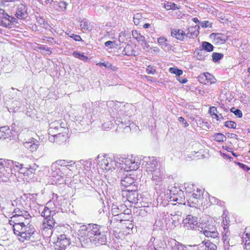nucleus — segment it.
<instances>
[{
	"label": "nucleus",
	"mask_w": 250,
	"mask_h": 250,
	"mask_svg": "<svg viewBox=\"0 0 250 250\" xmlns=\"http://www.w3.org/2000/svg\"><path fill=\"white\" fill-rule=\"evenodd\" d=\"M183 224L185 228L188 229H199L197 218L191 215H188L187 217L183 220Z\"/></svg>",
	"instance_id": "9d476101"
},
{
	"label": "nucleus",
	"mask_w": 250,
	"mask_h": 250,
	"mask_svg": "<svg viewBox=\"0 0 250 250\" xmlns=\"http://www.w3.org/2000/svg\"><path fill=\"white\" fill-rule=\"evenodd\" d=\"M0 25L2 26L5 27H10V22H8L7 23L4 22L2 20L0 21Z\"/></svg>",
	"instance_id": "338daca9"
},
{
	"label": "nucleus",
	"mask_w": 250,
	"mask_h": 250,
	"mask_svg": "<svg viewBox=\"0 0 250 250\" xmlns=\"http://www.w3.org/2000/svg\"><path fill=\"white\" fill-rule=\"evenodd\" d=\"M188 188L189 185H188L186 187V191L189 197L187 204L190 207L196 208V206L198 205L199 200L203 195V192L198 188H196V189L194 188L193 191L188 190Z\"/></svg>",
	"instance_id": "423d86ee"
},
{
	"label": "nucleus",
	"mask_w": 250,
	"mask_h": 250,
	"mask_svg": "<svg viewBox=\"0 0 250 250\" xmlns=\"http://www.w3.org/2000/svg\"><path fill=\"white\" fill-rule=\"evenodd\" d=\"M179 121L183 125H184L185 127L188 126V123L185 121L184 118L182 117H180L178 118Z\"/></svg>",
	"instance_id": "e2e57ef3"
},
{
	"label": "nucleus",
	"mask_w": 250,
	"mask_h": 250,
	"mask_svg": "<svg viewBox=\"0 0 250 250\" xmlns=\"http://www.w3.org/2000/svg\"><path fill=\"white\" fill-rule=\"evenodd\" d=\"M71 243L70 239L65 234H61L58 237V240L55 243L56 249L64 250Z\"/></svg>",
	"instance_id": "9b49d317"
},
{
	"label": "nucleus",
	"mask_w": 250,
	"mask_h": 250,
	"mask_svg": "<svg viewBox=\"0 0 250 250\" xmlns=\"http://www.w3.org/2000/svg\"><path fill=\"white\" fill-rule=\"evenodd\" d=\"M165 7L167 10H176L179 9V7L176 4L171 2H167Z\"/></svg>",
	"instance_id": "79ce46f5"
},
{
	"label": "nucleus",
	"mask_w": 250,
	"mask_h": 250,
	"mask_svg": "<svg viewBox=\"0 0 250 250\" xmlns=\"http://www.w3.org/2000/svg\"><path fill=\"white\" fill-rule=\"evenodd\" d=\"M57 163L60 165L62 167H67L68 169H70L71 167H74V165L75 164V162H73V164H69V163H71L72 161H66L64 160H60L59 161H57Z\"/></svg>",
	"instance_id": "7c9ffc66"
},
{
	"label": "nucleus",
	"mask_w": 250,
	"mask_h": 250,
	"mask_svg": "<svg viewBox=\"0 0 250 250\" xmlns=\"http://www.w3.org/2000/svg\"><path fill=\"white\" fill-rule=\"evenodd\" d=\"M174 245L172 247L171 250H196L198 248L196 246H184L176 241L174 240Z\"/></svg>",
	"instance_id": "aec40b11"
},
{
	"label": "nucleus",
	"mask_w": 250,
	"mask_h": 250,
	"mask_svg": "<svg viewBox=\"0 0 250 250\" xmlns=\"http://www.w3.org/2000/svg\"><path fill=\"white\" fill-rule=\"evenodd\" d=\"M134 184V179L130 176H126L121 180L122 186L125 188Z\"/></svg>",
	"instance_id": "393cba45"
},
{
	"label": "nucleus",
	"mask_w": 250,
	"mask_h": 250,
	"mask_svg": "<svg viewBox=\"0 0 250 250\" xmlns=\"http://www.w3.org/2000/svg\"><path fill=\"white\" fill-rule=\"evenodd\" d=\"M136 195H137L136 192V193L125 192L124 195H125L126 196L127 199L128 201H130V200H133L135 198Z\"/></svg>",
	"instance_id": "603ef678"
},
{
	"label": "nucleus",
	"mask_w": 250,
	"mask_h": 250,
	"mask_svg": "<svg viewBox=\"0 0 250 250\" xmlns=\"http://www.w3.org/2000/svg\"><path fill=\"white\" fill-rule=\"evenodd\" d=\"M111 210L113 216L116 214H120L123 213L122 209L120 208H112Z\"/></svg>",
	"instance_id": "052dcab7"
},
{
	"label": "nucleus",
	"mask_w": 250,
	"mask_h": 250,
	"mask_svg": "<svg viewBox=\"0 0 250 250\" xmlns=\"http://www.w3.org/2000/svg\"><path fill=\"white\" fill-rule=\"evenodd\" d=\"M223 56L222 53L214 52L212 54V60L214 62H218L223 57Z\"/></svg>",
	"instance_id": "4c0bfd02"
},
{
	"label": "nucleus",
	"mask_w": 250,
	"mask_h": 250,
	"mask_svg": "<svg viewBox=\"0 0 250 250\" xmlns=\"http://www.w3.org/2000/svg\"><path fill=\"white\" fill-rule=\"evenodd\" d=\"M222 34L220 33H212L210 35L211 38H213L217 42H219L221 41H225V40L221 38Z\"/></svg>",
	"instance_id": "58836bf2"
},
{
	"label": "nucleus",
	"mask_w": 250,
	"mask_h": 250,
	"mask_svg": "<svg viewBox=\"0 0 250 250\" xmlns=\"http://www.w3.org/2000/svg\"><path fill=\"white\" fill-rule=\"evenodd\" d=\"M171 36L179 41H183L186 38V33L180 29H172L171 31Z\"/></svg>",
	"instance_id": "f3484780"
},
{
	"label": "nucleus",
	"mask_w": 250,
	"mask_h": 250,
	"mask_svg": "<svg viewBox=\"0 0 250 250\" xmlns=\"http://www.w3.org/2000/svg\"><path fill=\"white\" fill-rule=\"evenodd\" d=\"M143 161L142 165L145 167L147 171L152 172L159 167L156 157H145Z\"/></svg>",
	"instance_id": "6e6552de"
},
{
	"label": "nucleus",
	"mask_w": 250,
	"mask_h": 250,
	"mask_svg": "<svg viewBox=\"0 0 250 250\" xmlns=\"http://www.w3.org/2000/svg\"><path fill=\"white\" fill-rule=\"evenodd\" d=\"M39 142L32 139L30 141L26 142L24 143V146L32 152L36 151L40 146Z\"/></svg>",
	"instance_id": "6ab92c4d"
},
{
	"label": "nucleus",
	"mask_w": 250,
	"mask_h": 250,
	"mask_svg": "<svg viewBox=\"0 0 250 250\" xmlns=\"http://www.w3.org/2000/svg\"><path fill=\"white\" fill-rule=\"evenodd\" d=\"M19 162L11 160L0 159V180L7 182L17 172Z\"/></svg>",
	"instance_id": "7ed1b4c3"
},
{
	"label": "nucleus",
	"mask_w": 250,
	"mask_h": 250,
	"mask_svg": "<svg viewBox=\"0 0 250 250\" xmlns=\"http://www.w3.org/2000/svg\"><path fill=\"white\" fill-rule=\"evenodd\" d=\"M139 165L140 164L135 162L134 159L124 158L119 155H114L110 161V167H113V169L119 167L126 171L136 170L139 167Z\"/></svg>",
	"instance_id": "20e7f679"
},
{
	"label": "nucleus",
	"mask_w": 250,
	"mask_h": 250,
	"mask_svg": "<svg viewBox=\"0 0 250 250\" xmlns=\"http://www.w3.org/2000/svg\"><path fill=\"white\" fill-rule=\"evenodd\" d=\"M59 7L62 10L65 11L67 9V7L68 6V3L63 0H61L58 3Z\"/></svg>",
	"instance_id": "a18cd8bd"
},
{
	"label": "nucleus",
	"mask_w": 250,
	"mask_h": 250,
	"mask_svg": "<svg viewBox=\"0 0 250 250\" xmlns=\"http://www.w3.org/2000/svg\"><path fill=\"white\" fill-rule=\"evenodd\" d=\"M67 139V134H66L64 131L63 132H59L57 134L50 135L48 137L49 142L55 143L58 145L65 142Z\"/></svg>",
	"instance_id": "ddd939ff"
},
{
	"label": "nucleus",
	"mask_w": 250,
	"mask_h": 250,
	"mask_svg": "<svg viewBox=\"0 0 250 250\" xmlns=\"http://www.w3.org/2000/svg\"><path fill=\"white\" fill-rule=\"evenodd\" d=\"M135 47L131 44H127L124 47V54L127 56H136V51L134 50Z\"/></svg>",
	"instance_id": "b1692460"
},
{
	"label": "nucleus",
	"mask_w": 250,
	"mask_h": 250,
	"mask_svg": "<svg viewBox=\"0 0 250 250\" xmlns=\"http://www.w3.org/2000/svg\"><path fill=\"white\" fill-rule=\"evenodd\" d=\"M70 37L73 38L76 41H82L83 42L84 41L82 39L81 37L79 35H76L74 34H72Z\"/></svg>",
	"instance_id": "6e6d98bb"
},
{
	"label": "nucleus",
	"mask_w": 250,
	"mask_h": 250,
	"mask_svg": "<svg viewBox=\"0 0 250 250\" xmlns=\"http://www.w3.org/2000/svg\"><path fill=\"white\" fill-rule=\"evenodd\" d=\"M170 199L173 201L182 204L185 199L184 191L179 188L173 187L170 190Z\"/></svg>",
	"instance_id": "1a4fd4ad"
},
{
	"label": "nucleus",
	"mask_w": 250,
	"mask_h": 250,
	"mask_svg": "<svg viewBox=\"0 0 250 250\" xmlns=\"http://www.w3.org/2000/svg\"><path fill=\"white\" fill-rule=\"evenodd\" d=\"M113 199H116L117 202L116 203H113V205L112 206V208H120L119 207L122 208V207H124L122 205H120V202H118V200H120L121 197H120V194L119 191L117 192L116 194H115L114 195H113Z\"/></svg>",
	"instance_id": "bb28decb"
},
{
	"label": "nucleus",
	"mask_w": 250,
	"mask_h": 250,
	"mask_svg": "<svg viewBox=\"0 0 250 250\" xmlns=\"http://www.w3.org/2000/svg\"><path fill=\"white\" fill-rule=\"evenodd\" d=\"M7 20L8 21V22H10V25H11V23H17L18 22V20L16 18L10 16H9V17L8 18Z\"/></svg>",
	"instance_id": "4d7b16f0"
},
{
	"label": "nucleus",
	"mask_w": 250,
	"mask_h": 250,
	"mask_svg": "<svg viewBox=\"0 0 250 250\" xmlns=\"http://www.w3.org/2000/svg\"><path fill=\"white\" fill-rule=\"evenodd\" d=\"M224 117H225V115L224 116L223 115L222 113H217L215 114V116H214V118L217 120V121H221L224 120Z\"/></svg>",
	"instance_id": "13d9d810"
},
{
	"label": "nucleus",
	"mask_w": 250,
	"mask_h": 250,
	"mask_svg": "<svg viewBox=\"0 0 250 250\" xmlns=\"http://www.w3.org/2000/svg\"><path fill=\"white\" fill-rule=\"evenodd\" d=\"M72 55L74 57L78 58V59H79L82 61H83L85 62H87L89 59L88 57L86 56H85L83 54V53H81L78 51H74Z\"/></svg>",
	"instance_id": "473e14b6"
},
{
	"label": "nucleus",
	"mask_w": 250,
	"mask_h": 250,
	"mask_svg": "<svg viewBox=\"0 0 250 250\" xmlns=\"http://www.w3.org/2000/svg\"><path fill=\"white\" fill-rule=\"evenodd\" d=\"M210 113H212L213 116H215V114L219 113V111H217L215 107H212L210 108Z\"/></svg>",
	"instance_id": "774afa93"
},
{
	"label": "nucleus",
	"mask_w": 250,
	"mask_h": 250,
	"mask_svg": "<svg viewBox=\"0 0 250 250\" xmlns=\"http://www.w3.org/2000/svg\"><path fill=\"white\" fill-rule=\"evenodd\" d=\"M107 155L106 154L99 155L97 159L100 164L101 167L103 169H105L108 171L109 170L108 167L109 162L107 160Z\"/></svg>",
	"instance_id": "dca6fc26"
},
{
	"label": "nucleus",
	"mask_w": 250,
	"mask_h": 250,
	"mask_svg": "<svg viewBox=\"0 0 250 250\" xmlns=\"http://www.w3.org/2000/svg\"><path fill=\"white\" fill-rule=\"evenodd\" d=\"M125 216V214L124 213H121L120 214H116L112 216V220L114 221H118L120 222H122L124 220V217Z\"/></svg>",
	"instance_id": "ea45409f"
},
{
	"label": "nucleus",
	"mask_w": 250,
	"mask_h": 250,
	"mask_svg": "<svg viewBox=\"0 0 250 250\" xmlns=\"http://www.w3.org/2000/svg\"><path fill=\"white\" fill-rule=\"evenodd\" d=\"M18 165L19 167L17 168V172L15 173V176L23 181L27 180L32 174L35 173L38 168V166L35 164L26 165L19 162Z\"/></svg>",
	"instance_id": "39448f33"
},
{
	"label": "nucleus",
	"mask_w": 250,
	"mask_h": 250,
	"mask_svg": "<svg viewBox=\"0 0 250 250\" xmlns=\"http://www.w3.org/2000/svg\"><path fill=\"white\" fill-rule=\"evenodd\" d=\"M56 214V212L55 210H51L48 207H45L43 211L41 212V216L44 218V220L49 219L51 220L55 219L54 217Z\"/></svg>",
	"instance_id": "a211bd4d"
},
{
	"label": "nucleus",
	"mask_w": 250,
	"mask_h": 250,
	"mask_svg": "<svg viewBox=\"0 0 250 250\" xmlns=\"http://www.w3.org/2000/svg\"><path fill=\"white\" fill-rule=\"evenodd\" d=\"M158 43L162 45L163 47H165L167 46V40L164 37H161L157 40Z\"/></svg>",
	"instance_id": "c03bdc74"
},
{
	"label": "nucleus",
	"mask_w": 250,
	"mask_h": 250,
	"mask_svg": "<svg viewBox=\"0 0 250 250\" xmlns=\"http://www.w3.org/2000/svg\"><path fill=\"white\" fill-rule=\"evenodd\" d=\"M225 125L228 128H235L236 127V124L233 121H227L225 122Z\"/></svg>",
	"instance_id": "09e8293b"
},
{
	"label": "nucleus",
	"mask_w": 250,
	"mask_h": 250,
	"mask_svg": "<svg viewBox=\"0 0 250 250\" xmlns=\"http://www.w3.org/2000/svg\"><path fill=\"white\" fill-rule=\"evenodd\" d=\"M202 47L203 50L210 52L213 50V46L209 42H203L202 43Z\"/></svg>",
	"instance_id": "72a5a7b5"
},
{
	"label": "nucleus",
	"mask_w": 250,
	"mask_h": 250,
	"mask_svg": "<svg viewBox=\"0 0 250 250\" xmlns=\"http://www.w3.org/2000/svg\"><path fill=\"white\" fill-rule=\"evenodd\" d=\"M209 21H204L200 22V25L203 28H207L209 26ZM211 27V26H209Z\"/></svg>",
	"instance_id": "0e129e2a"
},
{
	"label": "nucleus",
	"mask_w": 250,
	"mask_h": 250,
	"mask_svg": "<svg viewBox=\"0 0 250 250\" xmlns=\"http://www.w3.org/2000/svg\"><path fill=\"white\" fill-rule=\"evenodd\" d=\"M199 79L200 82L202 83H206L209 82L210 83H214V78L208 73L201 74L199 76Z\"/></svg>",
	"instance_id": "5701e85b"
},
{
	"label": "nucleus",
	"mask_w": 250,
	"mask_h": 250,
	"mask_svg": "<svg viewBox=\"0 0 250 250\" xmlns=\"http://www.w3.org/2000/svg\"><path fill=\"white\" fill-rule=\"evenodd\" d=\"M80 27L85 30H90L91 29L90 23L88 21L81 22Z\"/></svg>",
	"instance_id": "37998d69"
},
{
	"label": "nucleus",
	"mask_w": 250,
	"mask_h": 250,
	"mask_svg": "<svg viewBox=\"0 0 250 250\" xmlns=\"http://www.w3.org/2000/svg\"><path fill=\"white\" fill-rule=\"evenodd\" d=\"M94 239H96L95 242H92V243H94L95 244L98 243L99 244L103 245L106 242V237L105 235L101 234L100 232V234H98V237H96Z\"/></svg>",
	"instance_id": "c756f323"
},
{
	"label": "nucleus",
	"mask_w": 250,
	"mask_h": 250,
	"mask_svg": "<svg viewBox=\"0 0 250 250\" xmlns=\"http://www.w3.org/2000/svg\"><path fill=\"white\" fill-rule=\"evenodd\" d=\"M119 41H110V53L116 56L125 55L124 47Z\"/></svg>",
	"instance_id": "f8f14e48"
},
{
	"label": "nucleus",
	"mask_w": 250,
	"mask_h": 250,
	"mask_svg": "<svg viewBox=\"0 0 250 250\" xmlns=\"http://www.w3.org/2000/svg\"><path fill=\"white\" fill-rule=\"evenodd\" d=\"M154 250H165V245L162 241L156 242L154 245Z\"/></svg>",
	"instance_id": "e433bc0d"
},
{
	"label": "nucleus",
	"mask_w": 250,
	"mask_h": 250,
	"mask_svg": "<svg viewBox=\"0 0 250 250\" xmlns=\"http://www.w3.org/2000/svg\"><path fill=\"white\" fill-rule=\"evenodd\" d=\"M230 111L238 118H241L242 116V112L240 109L232 107L230 109Z\"/></svg>",
	"instance_id": "de8ad7c7"
},
{
	"label": "nucleus",
	"mask_w": 250,
	"mask_h": 250,
	"mask_svg": "<svg viewBox=\"0 0 250 250\" xmlns=\"http://www.w3.org/2000/svg\"><path fill=\"white\" fill-rule=\"evenodd\" d=\"M125 188V189H122L123 191V195H124L125 192L136 193V192L137 191L138 188L136 184H134L133 185L128 186Z\"/></svg>",
	"instance_id": "cd10ccee"
},
{
	"label": "nucleus",
	"mask_w": 250,
	"mask_h": 250,
	"mask_svg": "<svg viewBox=\"0 0 250 250\" xmlns=\"http://www.w3.org/2000/svg\"><path fill=\"white\" fill-rule=\"evenodd\" d=\"M200 26L198 25L188 28L189 32L190 33V34L192 36L193 39H194L195 37H196L199 34V32L198 30Z\"/></svg>",
	"instance_id": "f704fd0d"
},
{
	"label": "nucleus",
	"mask_w": 250,
	"mask_h": 250,
	"mask_svg": "<svg viewBox=\"0 0 250 250\" xmlns=\"http://www.w3.org/2000/svg\"><path fill=\"white\" fill-rule=\"evenodd\" d=\"M11 89L12 91H15V92H14L15 96L14 97H12V98H16V97H20V96L21 95V92L19 90H18L15 88H14V87H12Z\"/></svg>",
	"instance_id": "680f3d73"
},
{
	"label": "nucleus",
	"mask_w": 250,
	"mask_h": 250,
	"mask_svg": "<svg viewBox=\"0 0 250 250\" xmlns=\"http://www.w3.org/2000/svg\"><path fill=\"white\" fill-rule=\"evenodd\" d=\"M31 216L22 215L18 217H11V222H13V231L15 234L19 236V240L23 242L26 240H31L34 238L33 236L35 233V229L30 224Z\"/></svg>",
	"instance_id": "f257e3e1"
},
{
	"label": "nucleus",
	"mask_w": 250,
	"mask_h": 250,
	"mask_svg": "<svg viewBox=\"0 0 250 250\" xmlns=\"http://www.w3.org/2000/svg\"><path fill=\"white\" fill-rule=\"evenodd\" d=\"M209 200L211 204L218 205L221 201L214 197H209Z\"/></svg>",
	"instance_id": "5fc2aeb1"
},
{
	"label": "nucleus",
	"mask_w": 250,
	"mask_h": 250,
	"mask_svg": "<svg viewBox=\"0 0 250 250\" xmlns=\"http://www.w3.org/2000/svg\"><path fill=\"white\" fill-rule=\"evenodd\" d=\"M141 15L139 13L136 14L133 18V22L136 25H138L140 23V20L141 19Z\"/></svg>",
	"instance_id": "3c124183"
},
{
	"label": "nucleus",
	"mask_w": 250,
	"mask_h": 250,
	"mask_svg": "<svg viewBox=\"0 0 250 250\" xmlns=\"http://www.w3.org/2000/svg\"><path fill=\"white\" fill-rule=\"evenodd\" d=\"M99 226L97 224H89L80 226L78 230L79 239L83 247H87L95 242L96 237L100 234Z\"/></svg>",
	"instance_id": "f03ea898"
},
{
	"label": "nucleus",
	"mask_w": 250,
	"mask_h": 250,
	"mask_svg": "<svg viewBox=\"0 0 250 250\" xmlns=\"http://www.w3.org/2000/svg\"><path fill=\"white\" fill-rule=\"evenodd\" d=\"M9 17V15L5 13L4 10L0 9V18L7 20Z\"/></svg>",
	"instance_id": "864d4df0"
},
{
	"label": "nucleus",
	"mask_w": 250,
	"mask_h": 250,
	"mask_svg": "<svg viewBox=\"0 0 250 250\" xmlns=\"http://www.w3.org/2000/svg\"><path fill=\"white\" fill-rule=\"evenodd\" d=\"M55 219L50 220L49 219L46 220H44L40 228L43 230H45L46 229L51 230L55 227Z\"/></svg>",
	"instance_id": "412c9836"
},
{
	"label": "nucleus",
	"mask_w": 250,
	"mask_h": 250,
	"mask_svg": "<svg viewBox=\"0 0 250 250\" xmlns=\"http://www.w3.org/2000/svg\"><path fill=\"white\" fill-rule=\"evenodd\" d=\"M63 125H64L56 126V127H54V129L51 128V127H49L48 129V135H50L59 132H63L66 130Z\"/></svg>",
	"instance_id": "a878e982"
},
{
	"label": "nucleus",
	"mask_w": 250,
	"mask_h": 250,
	"mask_svg": "<svg viewBox=\"0 0 250 250\" xmlns=\"http://www.w3.org/2000/svg\"><path fill=\"white\" fill-rule=\"evenodd\" d=\"M132 35L134 38H135L139 42H145V37L144 36L141 35L136 30H133L132 32Z\"/></svg>",
	"instance_id": "2f4dec72"
},
{
	"label": "nucleus",
	"mask_w": 250,
	"mask_h": 250,
	"mask_svg": "<svg viewBox=\"0 0 250 250\" xmlns=\"http://www.w3.org/2000/svg\"><path fill=\"white\" fill-rule=\"evenodd\" d=\"M198 230L202 232L207 237L215 239L218 238V233L214 226L211 224H204L199 227Z\"/></svg>",
	"instance_id": "0eeeda50"
},
{
	"label": "nucleus",
	"mask_w": 250,
	"mask_h": 250,
	"mask_svg": "<svg viewBox=\"0 0 250 250\" xmlns=\"http://www.w3.org/2000/svg\"><path fill=\"white\" fill-rule=\"evenodd\" d=\"M238 164L241 168H242L243 169H244L245 171H249L250 169V168L247 165H246L244 164L239 162L238 163Z\"/></svg>",
	"instance_id": "69168bd1"
},
{
	"label": "nucleus",
	"mask_w": 250,
	"mask_h": 250,
	"mask_svg": "<svg viewBox=\"0 0 250 250\" xmlns=\"http://www.w3.org/2000/svg\"><path fill=\"white\" fill-rule=\"evenodd\" d=\"M214 139L218 142H223L224 139H226L225 136L219 133H215L214 135Z\"/></svg>",
	"instance_id": "a19ab883"
},
{
	"label": "nucleus",
	"mask_w": 250,
	"mask_h": 250,
	"mask_svg": "<svg viewBox=\"0 0 250 250\" xmlns=\"http://www.w3.org/2000/svg\"><path fill=\"white\" fill-rule=\"evenodd\" d=\"M146 71L149 74H154L156 73V69L150 65L147 66Z\"/></svg>",
	"instance_id": "8fccbe9b"
},
{
	"label": "nucleus",
	"mask_w": 250,
	"mask_h": 250,
	"mask_svg": "<svg viewBox=\"0 0 250 250\" xmlns=\"http://www.w3.org/2000/svg\"><path fill=\"white\" fill-rule=\"evenodd\" d=\"M222 239L225 244L230 246V244L229 243V236L228 235L226 234L223 235Z\"/></svg>",
	"instance_id": "bf43d9fd"
},
{
	"label": "nucleus",
	"mask_w": 250,
	"mask_h": 250,
	"mask_svg": "<svg viewBox=\"0 0 250 250\" xmlns=\"http://www.w3.org/2000/svg\"><path fill=\"white\" fill-rule=\"evenodd\" d=\"M62 125H64V124L61 121H55L49 124V127L54 129V127H56V126Z\"/></svg>",
	"instance_id": "49530a36"
},
{
	"label": "nucleus",
	"mask_w": 250,
	"mask_h": 250,
	"mask_svg": "<svg viewBox=\"0 0 250 250\" xmlns=\"http://www.w3.org/2000/svg\"><path fill=\"white\" fill-rule=\"evenodd\" d=\"M11 131L8 126H2L0 127V139H9L11 137Z\"/></svg>",
	"instance_id": "4be33fe9"
},
{
	"label": "nucleus",
	"mask_w": 250,
	"mask_h": 250,
	"mask_svg": "<svg viewBox=\"0 0 250 250\" xmlns=\"http://www.w3.org/2000/svg\"><path fill=\"white\" fill-rule=\"evenodd\" d=\"M152 177V179L156 185L161 184L162 181L165 178V176L163 172L161 171L160 168L156 169L151 172Z\"/></svg>",
	"instance_id": "2eb2a0df"
},
{
	"label": "nucleus",
	"mask_w": 250,
	"mask_h": 250,
	"mask_svg": "<svg viewBox=\"0 0 250 250\" xmlns=\"http://www.w3.org/2000/svg\"><path fill=\"white\" fill-rule=\"evenodd\" d=\"M13 214L12 217H18L22 215H24V216H29V213L27 211H25L24 210H21L20 208H16L14 209L13 211Z\"/></svg>",
	"instance_id": "c85d7f7f"
},
{
	"label": "nucleus",
	"mask_w": 250,
	"mask_h": 250,
	"mask_svg": "<svg viewBox=\"0 0 250 250\" xmlns=\"http://www.w3.org/2000/svg\"><path fill=\"white\" fill-rule=\"evenodd\" d=\"M27 6L25 3H21L17 6L15 16L17 18L21 20L25 19L28 16Z\"/></svg>",
	"instance_id": "4468645a"
},
{
	"label": "nucleus",
	"mask_w": 250,
	"mask_h": 250,
	"mask_svg": "<svg viewBox=\"0 0 250 250\" xmlns=\"http://www.w3.org/2000/svg\"><path fill=\"white\" fill-rule=\"evenodd\" d=\"M169 72L172 74H175L177 78H179L183 74V71L181 69L176 67H170Z\"/></svg>",
	"instance_id": "c9c22d12"
}]
</instances>
